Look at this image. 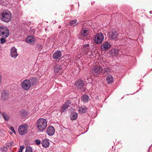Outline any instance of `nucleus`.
Returning <instances> with one entry per match:
<instances>
[{
    "instance_id": "1",
    "label": "nucleus",
    "mask_w": 152,
    "mask_h": 152,
    "mask_svg": "<svg viewBox=\"0 0 152 152\" xmlns=\"http://www.w3.org/2000/svg\"><path fill=\"white\" fill-rule=\"evenodd\" d=\"M37 127L38 129L40 131L45 130L47 126L46 120L43 118H40L38 119L37 122Z\"/></svg>"
},
{
    "instance_id": "2",
    "label": "nucleus",
    "mask_w": 152,
    "mask_h": 152,
    "mask_svg": "<svg viewBox=\"0 0 152 152\" xmlns=\"http://www.w3.org/2000/svg\"><path fill=\"white\" fill-rule=\"evenodd\" d=\"M12 15L10 12L8 11H3L1 13V20L5 22H8L11 18Z\"/></svg>"
},
{
    "instance_id": "3",
    "label": "nucleus",
    "mask_w": 152,
    "mask_h": 152,
    "mask_svg": "<svg viewBox=\"0 0 152 152\" xmlns=\"http://www.w3.org/2000/svg\"><path fill=\"white\" fill-rule=\"evenodd\" d=\"M102 71V67L99 65L94 66L92 68V73L93 75L96 76L100 74Z\"/></svg>"
},
{
    "instance_id": "4",
    "label": "nucleus",
    "mask_w": 152,
    "mask_h": 152,
    "mask_svg": "<svg viewBox=\"0 0 152 152\" xmlns=\"http://www.w3.org/2000/svg\"><path fill=\"white\" fill-rule=\"evenodd\" d=\"M9 35V30L6 26H0V36L3 37H7Z\"/></svg>"
},
{
    "instance_id": "5",
    "label": "nucleus",
    "mask_w": 152,
    "mask_h": 152,
    "mask_svg": "<svg viewBox=\"0 0 152 152\" xmlns=\"http://www.w3.org/2000/svg\"><path fill=\"white\" fill-rule=\"evenodd\" d=\"M104 39L103 34L101 33L97 34L94 39L95 42L97 44H100L102 43Z\"/></svg>"
},
{
    "instance_id": "6",
    "label": "nucleus",
    "mask_w": 152,
    "mask_h": 152,
    "mask_svg": "<svg viewBox=\"0 0 152 152\" xmlns=\"http://www.w3.org/2000/svg\"><path fill=\"white\" fill-rule=\"evenodd\" d=\"M21 87L24 90H28L31 87V82L30 80L26 79L24 80L21 83Z\"/></svg>"
},
{
    "instance_id": "7",
    "label": "nucleus",
    "mask_w": 152,
    "mask_h": 152,
    "mask_svg": "<svg viewBox=\"0 0 152 152\" xmlns=\"http://www.w3.org/2000/svg\"><path fill=\"white\" fill-rule=\"evenodd\" d=\"M28 126L26 124H22L18 127V132L21 135H23L28 132Z\"/></svg>"
},
{
    "instance_id": "8",
    "label": "nucleus",
    "mask_w": 152,
    "mask_h": 152,
    "mask_svg": "<svg viewBox=\"0 0 152 152\" xmlns=\"http://www.w3.org/2000/svg\"><path fill=\"white\" fill-rule=\"evenodd\" d=\"M75 85L78 89H82L85 86L83 80L79 79L75 83Z\"/></svg>"
},
{
    "instance_id": "9",
    "label": "nucleus",
    "mask_w": 152,
    "mask_h": 152,
    "mask_svg": "<svg viewBox=\"0 0 152 152\" xmlns=\"http://www.w3.org/2000/svg\"><path fill=\"white\" fill-rule=\"evenodd\" d=\"M10 55L12 58H15L18 56L17 49L14 47H13L10 50Z\"/></svg>"
},
{
    "instance_id": "10",
    "label": "nucleus",
    "mask_w": 152,
    "mask_h": 152,
    "mask_svg": "<svg viewBox=\"0 0 152 152\" xmlns=\"http://www.w3.org/2000/svg\"><path fill=\"white\" fill-rule=\"evenodd\" d=\"M111 47V45L108 42H106L104 43L101 45V48L102 50L106 51L109 50Z\"/></svg>"
},
{
    "instance_id": "11",
    "label": "nucleus",
    "mask_w": 152,
    "mask_h": 152,
    "mask_svg": "<svg viewBox=\"0 0 152 152\" xmlns=\"http://www.w3.org/2000/svg\"><path fill=\"white\" fill-rule=\"evenodd\" d=\"M47 132L49 135H53L54 134L55 132L54 127L52 126H49L47 129Z\"/></svg>"
},
{
    "instance_id": "12",
    "label": "nucleus",
    "mask_w": 152,
    "mask_h": 152,
    "mask_svg": "<svg viewBox=\"0 0 152 152\" xmlns=\"http://www.w3.org/2000/svg\"><path fill=\"white\" fill-rule=\"evenodd\" d=\"M9 95L8 91L4 90L2 92L1 98L3 100H6L9 98Z\"/></svg>"
},
{
    "instance_id": "13",
    "label": "nucleus",
    "mask_w": 152,
    "mask_h": 152,
    "mask_svg": "<svg viewBox=\"0 0 152 152\" xmlns=\"http://www.w3.org/2000/svg\"><path fill=\"white\" fill-rule=\"evenodd\" d=\"M109 34L110 38L113 39L115 40L118 36V34L115 30H113Z\"/></svg>"
},
{
    "instance_id": "14",
    "label": "nucleus",
    "mask_w": 152,
    "mask_h": 152,
    "mask_svg": "<svg viewBox=\"0 0 152 152\" xmlns=\"http://www.w3.org/2000/svg\"><path fill=\"white\" fill-rule=\"evenodd\" d=\"M80 34L83 37H87L89 35V30L88 28H83L80 31Z\"/></svg>"
},
{
    "instance_id": "15",
    "label": "nucleus",
    "mask_w": 152,
    "mask_h": 152,
    "mask_svg": "<svg viewBox=\"0 0 152 152\" xmlns=\"http://www.w3.org/2000/svg\"><path fill=\"white\" fill-rule=\"evenodd\" d=\"M61 53L60 50H57L54 52L53 58L55 59H58L61 56Z\"/></svg>"
},
{
    "instance_id": "16",
    "label": "nucleus",
    "mask_w": 152,
    "mask_h": 152,
    "mask_svg": "<svg viewBox=\"0 0 152 152\" xmlns=\"http://www.w3.org/2000/svg\"><path fill=\"white\" fill-rule=\"evenodd\" d=\"M42 144L44 147L45 148L48 147L50 144L49 140L48 139L43 140L42 141Z\"/></svg>"
},
{
    "instance_id": "17",
    "label": "nucleus",
    "mask_w": 152,
    "mask_h": 152,
    "mask_svg": "<svg viewBox=\"0 0 152 152\" xmlns=\"http://www.w3.org/2000/svg\"><path fill=\"white\" fill-rule=\"evenodd\" d=\"M34 41V37L32 36H28L26 38V42L28 43H31Z\"/></svg>"
},
{
    "instance_id": "18",
    "label": "nucleus",
    "mask_w": 152,
    "mask_h": 152,
    "mask_svg": "<svg viewBox=\"0 0 152 152\" xmlns=\"http://www.w3.org/2000/svg\"><path fill=\"white\" fill-rule=\"evenodd\" d=\"M87 110V108L86 106H82L80 107L79 109V113H85Z\"/></svg>"
},
{
    "instance_id": "19",
    "label": "nucleus",
    "mask_w": 152,
    "mask_h": 152,
    "mask_svg": "<svg viewBox=\"0 0 152 152\" xmlns=\"http://www.w3.org/2000/svg\"><path fill=\"white\" fill-rule=\"evenodd\" d=\"M77 117V114L76 112L72 113L70 115V119L72 120H76Z\"/></svg>"
},
{
    "instance_id": "20",
    "label": "nucleus",
    "mask_w": 152,
    "mask_h": 152,
    "mask_svg": "<svg viewBox=\"0 0 152 152\" xmlns=\"http://www.w3.org/2000/svg\"><path fill=\"white\" fill-rule=\"evenodd\" d=\"M28 80H30L31 82V85H35L37 82V79L35 77H31Z\"/></svg>"
},
{
    "instance_id": "21",
    "label": "nucleus",
    "mask_w": 152,
    "mask_h": 152,
    "mask_svg": "<svg viewBox=\"0 0 152 152\" xmlns=\"http://www.w3.org/2000/svg\"><path fill=\"white\" fill-rule=\"evenodd\" d=\"M106 80L108 84L112 83L113 82V77L110 75L107 77L106 78Z\"/></svg>"
},
{
    "instance_id": "22",
    "label": "nucleus",
    "mask_w": 152,
    "mask_h": 152,
    "mask_svg": "<svg viewBox=\"0 0 152 152\" xmlns=\"http://www.w3.org/2000/svg\"><path fill=\"white\" fill-rule=\"evenodd\" d=\"M78 23V22H77V20L76 19L72 20L70 22V26H73L77 25Z\"/></svg>"
},
{
    "instance_id": "23",
    "label": "nucleus",
    "mask_w": 152,
    "mask_h": 152,
    "mask_svg": "<svg viewBox=\"0 0 152 152\" xmlns=\"http://www.w3.org/2000/svg\"><path fill=\"white\" fill-rule=\"evenodd\" d=\"M82 99L83 102H87L88 101L89 97L88 95L85 94L83 96Z\"/></svg>"
},
{
    "instance_id": "24",
    "label": "nucleus",
    "mask_w": 152,
    "mask_h": 152,
    "mask_svg": "<svg viewBox=\"0 0 152 152\" xmlns=\"http://www.w3.org/2000/svg\"><path fill=\"white\" fill-rule=\"evenodd\" d=\"M61 69V67L58 64L56 65L54 68V71L56 72H58Z\"/></svg>"
},
{
    "instance_id": "25",
    "label": "nucleus",
    "mask_w": 152,
    "mask_h": 152,
    "mask_svg": "<svg viewBox=\"0 0 152 152\" xmlns=\"http://www.w3.org/2000/svg\"><path fill=\"white\" fill-rule=\"evenodd\" d=\"M3 116L4 119L6 121H8L10 117L8 115L5 113H3Z\"/></svg>"
},
{
    "instance_id": "26",
    "label": "nucleus",
    "mask_w": 152,
    "mask_h": 152,
    "mask_svg": "<svg viewBox=\"0 0 152 152\" xmlns=\"http://www.w3.org/2000/svg\"><path fill=\"white\" fill-rule=\"evenodd\" d=\"M20 115L23 117L24 118L27 115V113L25 110L21 111Z\"/></svg>"
},
{
    "instance_id": "27",
    "label": "nucleus",
    "mask_w": 152,
    "mask_h": 152,
    "mask_svg": "<svg viewBox=\"0 0 152 152\" xmlns=\"http://www.w3.org/2000/svg\"><path fill=\"white\" fill-rule=\"evenodd\" d=\"M25 152H33V149L30 146H28L26 148Z\"/></svg>"
},
{
    "instance_id": "28",
    "label": "nucleus",
    "mask_w": 152,
    "mask_h": 152,
    "mask_svg": "<svg viewBox=\"0 0 152 152\" xmlns=\"http://www.w3.org/2000/svg\"><path fill=\"white\" fill-rule=\"evenodd\" d=\"M64 104L67 108H68L70 107L71 105V103L69 101H67Z\"/></svg>"
},
{
    "instance_id": "29",
    "label": "nucleus",
    "mask_w": 152,
    "mask_h": 152,
    "mask_svg": "<svg viewBox=\"0 0 152 152\" xmlns=\"http://www.w3.org/2000/svg\"><path fill=\"white\" fill-rule=\"evenodd\" d=\"M67 108L65 107V105L63 104L61 107V110L62 112H64L66 111L67 110Z\"/></svg>"
},
{
    "instance_id": "30",
    "label": "nucleus",
    "mask_w": 152,
    "mask_h": 152,
    "mask_svg": "<svg viewBox=\"0 0 152 152\" xmlns=\"http://www.w3.org/2000/svg\"><path fill=\"white\" fill-rule=\"evenodd\" d=\"M113 52L115 56H118V50L117 49H115L113 50Z\"/></svg>"
},
{
    "instance_id": "31",
    "label": "nucleus",
    "mask_w": 152,
    "mask_h": 152,
    "mask_svg": "<svg viewBox=\"0 0 152 152\" xmlns=\"http://www.w3.org/2000/svg\"><path fill=\"white\" fill-rule=\"evenodd\" d=\"M7 37H3L1 38V39H0V40H1V44H3L6 41V39H5V38Z\"/></svg>"
},
{
    "instance_id": "32",
    "label": "nucleus",
    "mask_w": 152,
    "mask_h": 152,
    "mask_svg": "<svg viewBox=\"0 0 152 152\" xmlns=\"http://www.w3.org/2000/svg\"><path fill=\"white\" fill-rule=\"evenodd\" d=\"M1 149L3 152H6L7 150V148L4 146L1 147Z\"/></svg>"
},
{
    "instance_id": "33",
    "label": "nucleus",
    "mask_w": 152,
    "mask_h": 152,
    "mask_svg": "<svg viewBox=\"0 0 152 152\" xmlns=\"http://www.w3.org/2000/svg\"><path fill=\"white\" fill-rule=\"evenodd\" d=\"M24 148V146L23 145L21 146L19 151L17 152H22Z\"/></svg>"
},
{
    "instance_id": "34",
    "label": "nucleus",
    "mask_w": 152,
    "mask_h": 152,
    "mask_svg": "<svg viewBox=\"0 0 152 152\" xmlns=\"http://www.w3.org/2000/svg\"><path fill=\"white\" fill-rule=\"evenodd\" d=\"M89 46V45L88 44H86V45H84L83 47V49H84V50H87V48H86Z\"/></svg>"
},
{
    "instance_id": "35",
    "label": "nucleus",
    "mask_w": 152,
    "mask_h": 152,
    "mask_svg": "<svg viewBox=\"0 0 152 152\" xmlns=\"http://www.w3.org/2000/svg\"><path fill=\"white\" fill-rule=\"evenodd\" d=\"M103 71L108 74H109L110 69L108 68H105L104 69Z\"/></svg>"
},
{
    "instance_id": "36",
    "label": "nucleus",
    "mask_w": 152,
    "mask_h": 152,
    "mask_svg": "<svg viewBox=\"0 0 152 152\" xmlns=\"http://www.w3.org/2000/svg\"><path fill=\"white\" fill-rule=\"evenodd\" d=\"M37 48H38V50L39 51H40L42 50V47L41 45H37Z\"/></svg>"
},
{
    "instance_id": "37",
    "label": "nucleus",
    "mask_w": 152,
    "mask_h": 152,
    "mask_svg": "<svg viewBox=\"0 0 152 152\" xmlns=\"http://www.w3.org/2000/svg\"><path fill=\"white\" fill-rule=\"evenodd\" d=\"M35 142L37 145H39L41 143V141L39 140H35Z\"/></svg>"
},
{
    "instance_id": "38",
    "label": "nucleus",
    "mask_w": 152,
    "mask_h": 152,
    "mask_svg": "<svg viewBox=\"0 0 152 152\" xmlns=\"http://www.w3.org/2000/svg\"><path fill=\"white\" fill-rule=\"evenodd\" d=\"M13 142H10L8 143L7 144V145L8 147L10 146L13 144Z\"/></svg>"
},
{
    "instance_id": "39",
    "label": "nucleus",
    "mask_w": 152,
    "mask_h": 152,
    "mask_svg": "<svg viewBox=\"0 0 152 152\" xmlns=\"http://www.w3.org/2000/svg\"><path fill=\"white\" fill-rule=\"evenodd\" d=\"M10 129L11 130V131H12L13 132H14V133H15V131L13 128V127L12 126V127H10Z\"/></svg>"
},
{
    "instance_id": "40",
    "label": "nucleus",
    "mask_w": 152,
    "mask_h": 152,
    "mask_svg": "<svg viewBox=\"0 0 152 152\" xmlns=\"http://www.w3.org/2000/svg\"><path fill=\"white\" fill-rule=\"evenodd\" d=\"M103 75H104V76H106L108 74L107 73L103 71Z\"/></svg>"
},
{
    "instance_id": "41",
    "label": "nucleus",
    "mask_w": 152,
    "mask_h": 152,
    "mask_svg": "<svg viewBox=\"0 0 152 152\" xmlns=\"http://www.w3.org/2000/svg\"><path fill=\"white\" fill-rule=\"evenodd\" d=\"M82 88L83 89V91H85L86 90V88H85V86L83 88Z\"/></svg>"
},
{
    "instance_id": "42",
    "label": "nucleus",
    "mask_w": 152,
    "mask_h": 152,
    "mask_svg": "<svg viewBox=\"0 0 152 152\" xmlns=\"http://www.w3.org/2000/svg\"><path fill=\"white\" fill-rule=\"evenodd\" d=\"M150 14H152V11H150Z\"/></svg>"
},
{
    "instance_id": "43",
    "label": "nucleus",
    "mask_w": 152,
    "mask_h": 152,
    "mask_svg": "<svg viewBox=\"0 0 152 152\" xmlns=\"http://www.w3.org/2000/svg\"><path fill=\"white\" fill-rule=\"evenodd\" d=\"M1 111H0V115H1Z\"/></svg>"
}]
</instances>
